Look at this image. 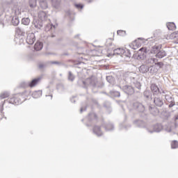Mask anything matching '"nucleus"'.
Listing matches in <instances>:
<instances>
[{
  "mask_svg": "<svg viewBox=\"0 0 178 178\" xmlns=\"http://www.w3.org/2000/svg\"><path fill=\"white\" fill-rule=\"evenodd\" d=\"M133 108L135 111L140 113V116L142 119L148 120V114L145 113V106H144V104L138 102H136L133 103Z\"/></svg>",
  "mask_w": 178,
  "mask_h": 178,
  "instance_id": "1",
  "label": "nucleus"
},
{
  "mask_svg": "<svg viewBox=\"0 0 178 178\" xmlns=\"http://www.w3.org/2000/svg\"><path fill=\"white\" fill-rule=\"evenodd\" d=\"M81 83L83 84L84 87H92V88H102L104 87V83H99L92 80V79H87L86 81H81Z\"/></svg>",
  "mask_w": 178,
  "mask_h": 178,
  "instance_id": "2",
  "label": "nucleus"
},
{
  "mask_svg": "<svg viewBox=\"0 0 178 178\" xmlns=\"http://www.w3.org/2000/svg\"><path fill=\"white\" fill-rule=\"evenodd\" d=\"M154 104L158 108H162L165 104V101L163 100V98L162 97L161 95H157L156 96H154Z\"/></svg>",
  "mask_w": 178,
  "mask_h": 178,
  "instance_id": "3",
  "label": "nucleus"
},
{
  "mask_svg": "<svg viewBox=\"0 0 178 178\" xmlns=\"http://www.w3.org/2000/svg\"><path fill=\"white\" fill-rule=\"evenodd\" d=\"M29 28L24 25H21L15 29V33L18 35L24 37L27 34V29Z\"/></svg>",
  "mask_w": 178,
  "mask_h": 178,
  "instance_id": "4",
  "label": "nucleus"
},
{
  "mask_svg": "<svg viewBox=\"0 0 178 178\" xmlns=\"http://www.w3.org/2000/svg\"><path fill=\"white\" fill-rule=\"evenodd\" d=\"M120 88L127 95H133L135 92L134 88L130 85H125Z\"/></svg>",
  "mask_w": 178,
  "mask_h": 178,
  "instance_id": "5",
  "label": "nucleus"
},
{
  "mask_svg": "<svg viewBox=\"0 0 178 178\" xmlns=\"http://www.w3.org/2000/svg\"><path fill=\"white\" fill-rule=\"evenodd\" d=\"M163 130V126H162V124L157 123L153 126V130H149V129H147V131L152 134V133H161Z\"/></svg>",
  "mask_w": 178,
  "mask_h": 178,
  "instance_id": "6",
  "label": "nucleus"
},
{
  "mask_svg": "<svg viewBox=\"0 0 178 178\" xmlns=\"http://www.w3.org/2000/svg\"><path fill=\"white\" fill-rule=\"evenodd\" d=\"M150 90L153 94V97H155L156 95H162V91H161V90H159V88L155 83L151 84Z\"/></svg>",
  "mask_w": 178,
  "mask_h": 178,
  "instance_id": "7",
  "label": "nucleus"
},
{
  "mask_svg": "<svg viewBox=\"0 0 178 178\" xmlns=\"http://www.w3.org/2000/svg\"><path fill=\"white\" fill-rule=\"evenodd\" d=\"M148 111L152 116H158L159 115V108L154 104H150L148 106Z\"/></svg>",
  "mask_w": 178,
  "mask_h": 178,
  "instance_id": "8",
  "label": "nucleus"
},
{
  "mask_svg": "<svg viewBox=\"0 0 178 178\" xmlns=\"http://www.w3.org/2000/svg\"><path fill=\"white\" fill-rule=\"evenodd\" d=\"M55 29H56V26L52 24H47L44 26V31H50V33H51V38H54V37H56L55 34H54L53 33L55 31Z\"/></svg>",
  "mask_w": 178,
  "mask_h": 178,
  "instance_id": "9",
  "label": "nucleus"
},
{
  "mask_svg": "<svg viewBox=\"0 0 178 178\" xmlns=\"http://www.w3.org/2000/svg\"><path fill=\"white\" fill-rule=\"evenodd\" d=\"M12 8V10L16 13L17 10H19L20 6L19 3L17 1V0H11L10 3L8 2L7 3Z\"/></svg>",
  "mask_w": 178,
  "mask_h": 178,
  "instance_id": "10",
  "label": "nucleus"
},
{
  "mask_svg": "<svg viewBox=\"0 0 178 178\" xmlns=\"http://www.w3.org/2000/svg\"><path fill=\"white\" fill-rule=\"evenodd\" d=\"M6 19H9V22H11L10 24H13V26H19V24L20 23V20H19V17L17 16H10L7 15Z\"/></svg>",
  "mask_w": 178,
  "mask_h": 178,
  "instance_id": "11",
  "label": "nucleus"
},
{
  "mask_svg": "<svg viewBox=\"0 0 178 178\" xmlns=\"http://www.w3.org/2000/svg\"><path fill=\"white\" fill-rule=\"evenodd\" d=\"M4 102H8V104H13V105H20L22 104V100L17 98L16 96L11 97L10 99L4 100Z\"/></svg>",
  "mask_w": 178,
  "mask_h": 178,
  "instance_id": "12",
  "label": "nucleus"
},
{
  "mask_svg": "<svg viewBox=\"0 0 178 178\" xmlns=\"http://www.w3.org/2000/svg\"><path fill=\"white\" fill-rule=\"evenodd\" d=\"M138 58L144 60L147 58V49L142 47L138 51Z\"/></svg>",
  "mask_w": 178,
  "mask_h": 178,
  "instance_id": "13",
  "label": "nucleus"
},
{
  "mask_svg": "<svg viewBox=\"0 0 178 178\" xmlns=\"http://www.w3.org/2000/svg\"><path fill=\"white\" fill-rule=\"evenodd\" d=\"M26 41L29 45H33V44L35 42V35L34 33H29L27 35Z\"/></svg>",
  "mask_w": 178,
  "mask_h": 178,
  "instance_id": "14",
  "label": "nucleus"
},
{
  "mask_svg": "<svg viewBox=\"0 0 178 178\" xmlns=\"http://www.w3.org/2000/svg\"><path fill=\"white\" fill-rule=\"evenodd\" d=\"M102 127H104V130L106 131H112V130L115 129V125L111 122H103L102 124Z\"/></svg>",
  "mask_w": 178,
  "mask_h": 178,
  "instance_id": "15",
  "label": "nucleus"
},
{
  "mask_svg": "<svg viewBox=\"0 0 178 178\" xmlns=\"http://www.w3.org/2000/svg\"><path fill=\"white\" fill-rule=\"evenodd\" d=\"M44 23H45L44 21L39 19H34L33 21L34 27H35V29H38L39 30H40L41 28L44 26Z\"/></svg>",
  "mask_w": 178,
  "mask_h": 178,
  "instance_id": "16",
  "label": "nucleus"
},
{
  "mask_svg": "<svg viewBox=\"0 0 178 178\" xmlns=\"http://www.w3.org/2000/svg\"><path fill=\"white\" fill-rule=\"evenodd\" d=\"M134 124L136 127H140L141 129H144V127H147V123L142 120H136L134 121Z\"/></svg>",
  "mask_w": 178,
  "mask_h": 178,
  "instance_id": "17",
  "label": "nucleus"
},
{
  "mask_svg": "<svg viewBox=\"0 0 178 178\" xmlns=\"http://www.w3.org/2000/svg\"><path fill=\"white\" fill-rule=\"evenodd\" d=\"M88 120L89 123H95L98 120V117L95 113H90L88 115Z\"/></svg>",
  "mask_w": 178,
  "mask_h": 178,
  "instance_id": "18",
  "label": "nucleus"
},
{
  "mask_svg": "<svg viewBox=\"0 0 178 178\" xmlns=\"http://www.w3.org/2000/svg\"><path fill=\"white\" fill-rule=\"evenodd\" d=\"M106 95L111 97V98H119L120 97V92L115 90H111L108 93H105Z\"/></svg>",
  "mask_w": 178,
  "mask_h": 178,
  "instance_id": "19",
  "label": "nucleus"
},
{
  "mask_svg": "<svg viewBox=\"0 0 178 178\" xmlns=\"http://www.w3.org/2000/svg\"><path fill=\"white\" fill-rule=\"evenodd\" d=\"M92 130H93L94 134L97 136V137H101V136H103V134H104V133L101 130V127H98L96 125L93 127Z\"/></svg>",
  "mask_w": 178,
  "mask_h": 178,
  "instance_id": "20",
  "label": "nucleus"
},
{
  "mask_svg": "<svg viewBox=\"0 0 178 178\" xmlns=\"http://www.w3.org/2000/svg\"><path fill=\"white\" fill-rule=\"evenodd\" d=\"M159 49H162V44H157V45L156 44L152 47L150 53L156 55V54H158V52L159 51Z\"/></svg>",
  "mask_w": 178,
  "mask_h": 178,
  "instance_id": "21",
  "label": "nucleus"
},
{
  "mask_svg": "<svg viewBox=\"0 0 178 178\" xmlns=\"http://www.w3.org/2000/svg\"><path fill=\"white\" fill-rule=\"evenodd\" d=\"M38 19L39 20H42V22H45V20H47V18L48 17V15H47V13L44 11H40L38 13Z\"/></svg>",
  "mask_w": 178,
  "mask_h": 178,
  "instance_id": "22",
  "label": "nucleus"
},
{
  "mask_svg": "<svg viewBox=\"0 0 178 178\" xmlns=\"http://www.w3.org/2000/svg\"><path fill=\"white\" fill-rule=\"evenodd\" d=\"M41 80V76L33 79L31 82L28 83V86L31 88L35 87L38 84V81Z\"/></svg>",
  "mask_w": 178,
  "mask_h": 178,
  "instance_id": "23",
  "label": "nucleus"
},
{
  "mask_svg": "<svg viewBox=\"0 0 178 178\" xmlns=\"http://www.w3.org/2000/svg\"><path fill=\"white\" fill-rule=\"evenodd\" d=\"M168 54L165 50L161 49L159 50L158 53L156 54V58H158L159 59H162V58H165Z\"/></svg>",
  "mask_w": 178,
  "mask_h": 178,
  "instance_id": "24",
  "label": "nucleus"
},
{
  "mask_svg": "<svg viewBox=\"0 0 178 178\" xmlns=\"http://www.w3.org/2000/svg\"><path fill=\"white\" fill-rule=\"evenodd\" d=\"M106 81L109 83V84H111V86H115L116 83V79H115V76L112 75H108L106 77Z\"/></svg>",
  "mask_w": 178,
  "mask_h": 178,
  "instance_id": "25",
  "label": "nucleus"
},
{
  "mask_svg": "<svg viewBox=\"0 0 178 178\" xmlns=\"http://www.w3.org/2000/svg\"><path fill=\"white\" fill-rule=\"evenodd\" d=\"M7 16L6 15L3 19L0 18V24H1L2 27H5L6 24H10L11 21H9V19H6Z\"/></svg>",
  "mask_w": 178,
  "mask_h": 178,
  "instance_id": "26",
  "label": "nucleus"
},
{
  "mask_svg": "<svg viewBox=\"0 0 178 178\" xmlns=\"http://www.w3.org/2000/svg\"><path fill=\"white\" fill-rule=\"evenodd\" d=\"M158 72V68L155 67V65H151L150 67L148 66L147 72L150 73V74H155Z\"/></svg>",
  "mask_w": 178,
  "mask_h": 178,
  "instance_id": "27",
  "label": "nucleus"
},
{
  "mask_svg": "<svg viewBox=\"0 0 178 178\" xmlns=\"http://www.w3.org/2000/svg\"><path fill=\"white\" fill-rule=\"evenodd\" d=\"M140 73H143V74L145 73H148V65H142L139 67Z\"/></svg>",
  "mask_w": 178,
  "mask_h": 178,
  "instance_id": "28",
  "label": "nucleus"
},
{
  "mask_svg": "<svg viewBox=\"0 0 178 178\" xmlns=\"http://www.w3.org/2000/svg\"><path fill=\"white\" fill-rule=\"evenodd\" d=\"M51 5L56 9H59L60 6V0H51Z\"/></svg>",
  "mask_w": 178,
  "mask_h": 178,
  "instance_id": "29",
  "label": "nucleus"
},
{
  "mask_svg": "<svg viewBox=\"0 0 178 178\" xmlns=\"http://www.w3.org/2000/svg\"><path fill=\"white\" fill-rule=\"evenodd\" d=\"M113 52L114 55H120V56H122L123 54H124V49L122 48H118L114 49Z\"/></svg>",
  "mask_w": 178,
  "mask_h": 178,
  "instance_id": "30",
  "label": "nucleus"
},
{
  "mask_svg": "<svg viewBox=\"0 0 178 178\" xmlns=\"http://www.w3.org/2000/svg\"><path fill=\"white\" fill-rule=\"evenodd\" d=\"M47 63L49 65H57L58 66H65V67H67V65L60 61H47Z\"/></svg>",
  "mask_w": 178,
  "mask_h": 178,
  "instance_id": "31",
  "label": "nucleus"
},
{
  "mask_svg": "<svg viewBox=\"0 0 178 178\" xmlns=\"http://www.w3.org/2000/svg\"><path fill=\"white\" fill-rule=\"evenodd\" d=\"M42 95V90H36L32 93L33 98H40Z\"/></svg>",
  "mask_w": 178,
  "mask_h": 178,
  "instance_id": "32",
  "label": "nucleus"
},
{
  "mask_svg": "<svg viewBox=\"0 0 178 178\" xmlns=\"http://www.w3.org/2000/svg\"><path fill=\"white\" fill-rule=\"evenodd\" d=\"M167 29L170 31L176 30V24L175 22H168L166 24Z\"/></svg>",
  "mask_w": 178,
  "mask_h": 178,
  "instance_id": "33",
  "label": "nucleus"
},
{
  "mask_svg": "<svg viewBox=\"0 0 178 178\" xmlns=\"http://www.w3.org/2000/svg\"><path fill=\"white\" fill-rule=\"evenodd\" d=\"M143 95L147 99H152V93L148 90L144 91Z\"/></svg>",
  "mask_w": 178,
  "mask_h": 178,
  "instance_id": "34",
  "label": "nucleus"
},
{
  "mask_svg": "<svg viewBox=\"0 0 178 178\" xmlns=\"http://www.w3.org/2000/svg\"><path fill=\"white\" fill-rule=\"evenodd\" d=\"M39 3L42 9H47L48 3L45 0H40Z\"/></svg>",
  "mask_w": 178,
  "mask_h": 178,
  "instance_id": "35",
  "label": "nucleus"
},
{
  "mask_svg": "<svg viewBox=\"0 0 178 178\" xmlns=\"http://www.w3.org/2000/svg\"><path fill=\"white\" fill-rule=\"evenodd\" d=\"M104 106L107 110L108 113H111V112H112V108L111 107V103L109 102H106L104 104Z\"/></svg>",
  "mask_w": 178,
  "mask_h": 178,
  "instance_id": "36",
  "label": "nucleus"
},
{
  "mask_svg": "<svg viewBox=\"0 0 178 178\" xmlns=\"http://www.w3.org/2000/svg\"><path fill=\"white\" fill-rule=\"evenodd\" d=\"M30 18L29 17H24L22 19V24H23V26H29V24H30Z\"/></svg>",
  "mask_w": 178,
  "mask_h": 178,
  "instance_id": "37",
  "label": "nucleus"
},
{
  "mask_svg": "<svg viewBox=\"0 0 178 178\" xmlns=\"http://www.w3.org/2000/svg\"><path fill=\"white\" fill-rule=\"evenodd\" d=\"M35 51H41V49H42V42H38L35 44Z\"/></svg>",
  "mask_w": 178,
  "mask_h": 178,
  "instance_id": "38",
  "label": "nucleus"
},
{
  "mask_svg": "<svg viewBox=\"0 0 178 178\" xmlns=\"http://www.w3.org/2000/svg\"><path fill=\"white\" fill-rule=\"evenodd\" d=\"M122 56H126V58H131V53L130 52V50L127 49L124 50V53H122Z\"/></svg>",
  "mask_w": 178,
  "mask_h": 178,
  "instance_id": "39",
  "label": "nucleus"
},
{
  "mask_svg": "<svg viewBox=\"0 0 178 178\" xmlns=\"http://www.w3.org/2000/svg\"><path fill=\"white\" fill-rule=\"evenodd\" d=\"M29 3L30 8L33 9L37 6V0H29Z\"/></svg>",
  "mask_w": 178,
  "mask_h": 178,
  "instance_id": "40",
  "label": "nucleus"
},
{
  "mask_svg": "<svg viewBox=\"0 0 178 178\" xmlns=\"http://www.w3.org/2000/svg\"><path fill=\"white\" fill-rule=\"evenodd\" d=\"M56 88L58 91L62 92V91H65V86L63 83L57 84Z\"/></svg>",
  "mask_w": 178,
  "mask_h": 178,
  "instance_id": "41",
  "label": "nucleus"
},
{
  "mask_svg": "<svg viewBox=\"0 0 178 178\" xmlns=\"http://www.w3.org/2000/svg\"><path fill=\"white\" fill-rule=\"evenodd\" d=\"M165 101H167V102H172L173 101H175V98L169 95H165Z\"/></svg>",
  "mask_w": 178,
  "mask_h": 178,
  "instance_id": "42",
  "label": "nucleus"
},
{
  "mask_svg": "<svg viewBox=\"0 0 178 178\" xmlns=\"http://www.w3.org/2000/svg\"><path fill=\"white\" fill-rule=\"evenodd\" d=\"M74 79H75L74 75L73 74V73H72L71 71H70L68 72V80H69V81H74Z\"/></svg>",
  "mask_w": 178,
  "mask_h": 178,
  "instance_id": "43",
  "label": "nucleus"
},
{
  "mask_svg": "<svg viewBox=\"0 0 178 178\" xmlns=\"http://www.w3.org/2000/svg\"><path fill=\"white\" fill-rule=\"evenodd\" d=\"M171 148L172 149H176V148H178V142L177 140H173L171 143Z\"/></svg>",
  "mask_w": 178,
  "mask_h": 178,
  "instance_id": "44",
  "label": "nucleus"
},
{
  "mask_svg": "<svg viewBox=\"0 0 178 178\" xmlns=\"http://www.w3.org/2000/svg\"><path fill=\"white\" fill-rule=\"evenodd\" d=\"M8 97H9L8 92H4L0 95L1 99H5V98H8Z\"/></svg>",
  "mask_w": 178,
  "mask_h": 178,
  "instance_id": "45",
  "label": "nucleus"
},
{
  "mask_svg": "<svg viewBox=\"0 0 178 178\" xmlns=\"http://www.w3.org/2000/svg\"><path fill=\"white\" fill-rule=\"evenodd\" d=\"M49 63H48V61L44 63H40L38 65L39 69H44V67H47Z\"/></svg>",
  "mask_w": 178,
  "mask_h": 178,
  "instance_id": "46",
  "label": "nucleus"
},
{
  "mask_svg": "<svg viewBox=\"0 0 178 178\" xmlns=\"http://www.w3.org/2000/svg\"><path fill=\"white\" fill-rule=\"evenodd\" d=\"M129 79L131 80V83L134 85H135L138 82L137 79L134 76H130Z\"/></svg>",
  "mask_w": 178,
  "mask_h": 178,
  "instance_id": "47",
  "label": "nucleus"
},
{
  "mask_svg": "<svg viewBox=\"0 0 178 178\" xmlns=\"http://www.w3.org/2000/svg\"><path fill=\"white\" fill-rule=\"evenodd\" d=\"M74 6L76 8V9H83V8H84V5L81 3H75Z\"/></svg>",
  "mask_w": 178,
  "mask_h": 178,
  "instance_id": "48",
  "label": "nucleus"
},
{
  "mask_svg": "<svg viewBox=\"0 0 178 178\" xmlns=\"http://www.w3.org/2000/svg\"><path fill=\"white\" fill-rule=\"evenodd\" d=\"M134 86H135L136 88L138 90H141V83L139 81L136 82L135 84H134Z\"/></svg>",
  "mask_w": 178,
  "mask_h": 178,
  "instance_id": "49",
  "label": "nucleus"
},
{
  "mask_svg": "<svg viewBox=\"0 0 178 178\" xmlns=\"http://www.w3.org/2000/svg\"><path fill=\"white\" fill-rule=\"evenodd\" d=\"M118 35H126V32L124 31L119 30L117 31Z\"/></svg>",
  "mask_w": 178,
  "mask_h": 178,
  "instance_id": "50",
  "label": "nucleus"
},
{
  "mask_svg": "<svg viewBox=\"0 0 178 178\" xmlns=\"http://www.w3.org/2000/svg\"><path fill=\"white\" fill-rule=\"evenodd\" d=\"M84 111H87V105L85 104V106H82L80 108V113H83Z\"/></svg>",
  "mask_w": 178,
  "mask_h": 178,
  "instance_id": "51",
  "label": "nucleus"
},
{
  "mask_svg": "<svg viewBox=\"0 0 178 178\" xmlns=\"http://www.w3.org/2000/svg\"><path fill=\"white\" fill-rule=\"evenodd\" d=\"M3 6H5V4H3V6L0 7V17L2 16V15H3V13L5 12Z\"/></svg>",
  "mask_w": 178,
  "mask_h": 178,
  "instance_id": "52",
  "label": "nucleus"
},
{
  "mask_svg": "<svg viewBox=\"0 0 178 178\" xmlns=\"http://www.w3.org/2000/svg\"><path fill=\"white\" fill-rule=\"evenodd\" d=\"M169 103H170V104L168 105L169 108H173V106H175V105H176V102H175V100L172 102H170Z\"/></svg>",
  "mask_w": 178,
  "mask_h": 178,
  "instance_id": "53",
  "label": "nucleus"
},
{
  "mask_svg": "<svg viewBox=\"0 0 178 178\" xmlns=\"http://www.w3.org/2000/svg\"><path fill=\"white\" fill-rule=\"evenodd\" d=\"M156 65L159 67V69H162V67H163V63L162 62L156 63Z\"/></svg>",
  "mask_w": 178,
  "mask_h": 178,
  "instance_id": "54",
  "label": "nucleus"
},
{
  "mask_svg": "<svg viewBox=\"0 0 178 178\" xmlns=\"http://www.w3.org/2000/svg\"><path fill=\"white\" fill-rule=\"evenodd\" d=\"M150 62H153V63H154V65H156V63H158V59H156L155 58H150Z\"/></svg>",
  "mask_w": 178,
  "mask_h": 178,
  "instance_id": "55",
  "label": "nucleus"
},
{
  "mask_svg": "<svg viewBox=\"0 0 178 178\" xmlns=\"http://www.w3.org/2000/svg\"><path fill=\"white\" fill-rule=\"evenodd\" d=\"M5 102L1 103V106H0V112H3V105H5Z\"/></svg>",
  "mask_w": 178,
  "mask_h": 178,
  "instance_id": "56",
  "label": "nucleus"
},
{
  "mask_svg": "<svg viewBox=\"0 0 178 178\" xmlns=\"http://www.w3.org/2000/svg\"><path fill=\"white\" fill-rule=\"evenodd\" d=\"M74 98H76V96H74L70 99L71 102H72L73 104L76 102V99H74Z\"/></svg>",
  "mask_w": 178,
  "mask_h": 178,
  "instance_id": "57",
  "label": "nucleus"
},
{
  "mask_svg": "<svg viewBox=\"0 0 178 178\" xmlns=\"http://www.w3.org/2000/svg\"><path fill=\"white\" fill-rule=\"evenodd\" d=\"M130 127H131V124H128V125L124 127V129H126V130H127V129L130 128Z\"/></svg>",
  "mask_w": 178,
  "mask_h": 178,
  "instance_id": "58",
  "label": "nucleus"
},
{
  "mask_svg": "<svg viewBox=\"0 0 178 178\" xmlns=\"http://www.w3.org/2000/svg\"><path fill=\"white\" fill-rule=\"evenodd\" d=\"M86 126H87V127H90V126H92V124H86Z\"/></svg>",
  "mask_w": 178,
  "mask_h": 178,
  "instance_id": "59",
  "label": "nucleus"
},
{
  "mask_svg": "<svg viewBox=\"0 0 178 178\" xmlns=\"http://www.w3.org/2000/svg\"><path fill=\"white\" fill-rule=\"evenodd\" d=\"M88 1V3H91V2H92V1L94 0H86Z\"/></svg>",
  "mask_w": 178,
  "mask_h": 178,
  "instance_id": "60",
  "label": "nucleus"
},
{
  "mask_svg": "<svg viewBox=\"0 0 178 178\" xmlns=\"http://www.w3.org/2000/svg\"><path fill=\"white\" fill-rule=\"evenodd\" d=\"M63 55H64L65 56H69V54L65 53Z\"/></svg>",
  "mask_w": 178,
  "mask_h": 178,
  "instance_id": "61",
  "label": "nucleus"
},
{
  "mask_svg": "<svg viewBox=\"0 0 178 178\" xmlns=\"http://www.w3.org/2000/svg\"><path fill=\"white\" fill-rule=\"evenodd\" d=\"M161 94H165V90H162Z\"/></svg>",
  "mask_w": 178,
  "mask_h": 178,
  "instance_id": "62",
  "label": "nucleus"
},
{
  "mask_svg": "<svg viewBox=\"0 0 178 178\" xmlns=\"http://www.w3.org/2000/svg\"><path fill=\"white\" fill-rule=\"evenodd\" d=\"M79 35H76L74 36V38H77V37H79Z\"/></svg>",
  "mask_w": 178,
  "mask_h": 178,
  "instance_id": "63",
  "label": "nucleus"
},
{
  "mask_svg": "<svg viewBox=\"0 0 178 178\" xmlns=\"http://www.w3.org/2000/svg\"><path fill=\"white\" fill-rule=\"evenodd\" d=\"M176 120H178V115H177V116L176 117Z\"/></svg>",
  "mask_w": 178,
  "mask_h": 178,
  "instance_id": "64",
  "label": "nucleus"
}]
</instances>
